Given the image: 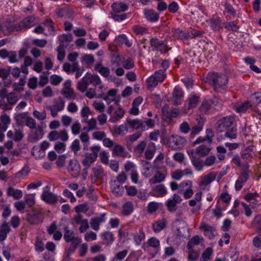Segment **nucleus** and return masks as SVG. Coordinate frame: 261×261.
<instances>
[{"mask_svg": "<svg viewBox=\"0 0 261 261\" xmlns=\"http://www.w3.org/2000/svg\"><path fill=\"white\" fill-rule=\"evenodd\" d=\"M166 77L164 70H158L153 75L148 77L146 80L148 88L149 89H154L159 83H162Z\"/></svg>", "mask_w": 261, "mask_h": 261, "instance_id": "obj_4", "label": "nucleus"}, {"mask_svg": "<svg viewBox=\"0 0 261 261\" xmlns=\"http://www.w3.org/2000/svg\"><path fill=\"white\" fill-rule=\"evenodd\" d=\"M162 112L164 121L169 123L172 121L173 118L176 117L179 114V110L176 108H173L171 111H169L167 108L164 107Z\"/></svg>", "mask_w": 261, "mask_h": 261, "instance_id": "obj_12", "label": "nucleus"}, {"mask_svg": "<svg viewBox=\"0 0 261 261\" xmlns=\"http://www.w3.org/2000/svg\"><path fill=\"white\" fill-rule=\"evenodd\" d=\"M106 214L103 213L100 217L92 218L90 220L91 227L94 230H98L99 228V224L105 221Z\"/></svg>", "mask_w": 261, "mask_h": 261, "instance_id": "obj_18", "label": "nucleus"}, {"mask_svg": "<svg viewBox=\"0 0 261 261\" xmlns=\"http://www.w3.org/2000/svg\"><path fill=\"white\" fill-rule=\"evenodd\" d=\"M94 69L106 78L110 79L111 77L109 68L103 66L101 63L97 64L95 66Z\"/></svg>", "mask_w": 261, "mask_h": 261, "instance_id": "obj_20", "label": "nucleus"}, {"mask_svg": "<svg viewBox=\"0 0 261 261\" xmlns=\"http://www.w3.org/2000/svg\"><path fill=\"white\" fill-rule=\"evenodd\" d=\"M144 14L145 18L151 22L156 21L159 19V14L152 9H145Z\"/></svg>", "mask_w": 261, "mask_h": 261, "instance_id": "obj_24", "label": "nucleus"}, {"mask_svg": "<svg viewBox=\"0 0 261 261\" xmlns=\"http://www.w3.org/2000/svg\"><path fill=\"white\" fill-rule=\"evenodd\" d=\"M176 204L177 203L171 200V199H169L166 203V206H167V210L170 212H174L176 211L177 209Z\"/></svg>", "mask_w": 261, "mask_h": 261, "instance_id": "obj_47", "label": "nucleus"}, {"mask_svg": "<svg viewBox=\"0 0 261 261\" xmlns=\"http://www.w3.org/2000/svg\"><path fill=\"white\" fill-rule=\"evenodd\" d=\"M81 239L80 238H77L72 241H70L71 246L69 247L66 253V258L67 259H70V255L71 253L74 252L76 249L79 245L81 243Z\"/></svg>", "mask_w": 261, "mask_h": 261, "instance_id": "obj_25", "label": "nucleus"}, {"mask_svg": "<svg viewBox=\"0 0 261 261\" xmlns=\"http://www.w3.org/2000/svg\"><path fill=\"white\" fill-rule=\"evenodd\" d=\"M27 113H22L17 114L15 116V119L18 125H21L23 123V120L26 119L27 117Z\"/></svg>", "mask_w": 261, "mask_h": 261, "instance_id": "obj_52", "label": "nucleus"}, {"mask_svg": "<svg viewBox=\"0 0 261 261\" xmlns=\"http://www.w3.org/2000/svg\"><path fill=\"white\" fill-rule=\"evenodd\" d=\"M94 61L95 60L93 56L91 54H85L82 57L81 59L82 63L85 62L87 65L93 64L94 62Z\"/></svg>", "mask_w": 261, "mask_h": 261, "instance_id": "obj_44", "label": "nucleus"}, {"mask_svg": "<svg viewBox=\"0 0 261 261\" xmlns=\"http://www.w3.org/2000/svg\"><path fill=\"white\" fill-rule=\"evenodd\" d=\"M183 97L184 92L181 89L178 87H175L172 92L171 102L175 106L179 105L183 100Z\"/></svg>", "mask_w": 261, "mask_h": 261, "instance_id": "obj_10", "label": "nucleus"}, {"mask_svg": "<svg viewBox=\"0 0 261 261\" xmlns=\"http://www.w3.org/2000/svg\"><path fill=\"white\" fill-rule=\"evenodd\" d=\"M251 107L252 105L250 103V102L249 101H247L246 102H244V103L241 104L240 106L236 108V109L238 112H244L245 111H247V109H248L249 108H251Z\"/></svg>", "mask_w": 261, "mask_h": 261, "instance_id": "obj_58", "label": "nucleus"}, {"mask_svg": "<svg viewBox=\"0 0 261 261\" xmlns=\"http://www.w3.org/2000/svg\"><path fill=\"white\" fill-rule=\"evenodd\" d=\"M199 101V96L193 95L188 98V108L191 109L196 107Z\"/></svg>", "mask_w": 261, "mask_h": 261, "instance_id": "obj_37", "label": "nucleus"}, {"mask_svg": "<svg viewBox=\"0 0 261 261\" xmlns=\"http://www.w3.org/2000/svg\"><path fill=\"white\" fill-rule=\"evenodd\" d=\"M81 145L80 140L78 139L74 140L70 146V149L74 152L75 154L81 149Z\"/></svg>", "mask_w": 261, "mask_h": 261, "instance_id": "obj_59", "label": "nucleus"}, {"mask_svg": "<svg viewBox=\"0 0 261 261\" xmlns=\"http://www.w3.org/2000/svg\"><path fill=\"white\" fill-rule=\"evenodd\" d=\"M233 121L234 118L231 116L226 117L222 118L218 121V130L220 132H222L230 128Z\"/></svg>", "mask_w": 261, "mask_h": 261, "instance_id": "obj_9", "label": "nucleus"}, {"mask_svg": "<svg viewBox=\"0 0 261 261\" xmlns=\"http://www.w3.org/2000/svg\"><path fill=\"white\" fill-rule=\"evenodd\" d=\"M213 253V249L211 247L207 248L202 254V259L201 261H208Z\"/></svg>", "mask_w": 261, "mask_h": 261, "instance_id": "obj_54", "label": "nucleus"}, {"mask_svg": "<svg viewBox=\"0 0 261 261\" xmlns=\"http://www.w3.org/2000/svg\"><path fill=\"white\" fill-rule=\"evenodd\" d=\"M186 139L178 135H172L169 138L170 146L175 150L181 149L186 144Z\"/></svg>", "mask_w": 261, "mask_h": 261, "instance_id": "obj_7", "label": "nucleus"}, {"mask_svg": "<svg viewBox=\"0 0 261 261\" xmlns=\"http://www.w3.org/2000/svg\"><path fill=\"white\" fill-rule=\"evenodd\" d=\"M7 195L12 196L15 199H20L22 196V193L20 190H15L12 187L7 189Z\"/></svg>", "mask_w": 261, "mask_h": 261, "instance_id": "obj_33", "label": "nucleus"}, {"mask_svg": "<svg viewBox=\"0 0 261 261\" xmlns=\"http://www.w3.org/2000/svg\"><path fill=\"white\" fill-rule=\"evenodd\" d=\"M90 84L95 87L99 86V88L100 89L103 87L101 84V81L98 75L87 72L82 79L77 82V89L81 92H84L87 90L88 86Z\"/></svg>", "mask_w": 261, "mask_h": 261, "instance_id": "obj_1", "label": "nucleus"}, {"mask_svg": "<svg viewBox=\"0 0 261 261\" xmlns=\"http://www.w3.org/2000/svg\"><path fill=\"white\" fill-rule=\"evenodd\" d=\"M112 8L114 13H120L127 10L128 9V6L124 3H115L112 4Z\"/></svg>", "mask_w": 261, "mask_h": 261, "instance_id": "obj_32", "label": "nucleus"}, {"mask_svg": "<svg viewBox=\"0 0 261 261\" xmlns=\"http://www.w3.org/2000/svg\"><path fill=\"white\" fill-rule=\"evenodd\" d=\"M92 151L91 153L86 152L85 154V159L82 161V164L88 168L91 166L96 160L98 156V153L100 149L99 146L95 145L90 148Z\"/></svg>", "mask_w": 261, "mask_h": 261, "instance_id": "obj_5", "label": "nucleus"}, {"mask_svg": "<svg viewBox=\"0 0 261 261\" xmlns=\"http://www.w3.org/2000/svg\"><path fill=\"white\" fill-rule=\"evenodd\" d=\"M166 227L165 220H161L156 221L152 225L153 231L155 232H159Z\"/></svg>", "mask_w": 261, "mask_h": 261, "instance_id": "obj_35", "label": "nucleus"}, {"mask_svg": "<svg viewBox=\"0 0 261 261\" xmlns=\"http://www.w3.org/2000/svg\"><path fill=\"white\" fill-rule=\"evenodd\" d=\"M126 123L130 127L134 129H141L143 130L147 129V128L145 127L144 122L141 119H132L128 117L126 120Z\"/></svg>", "mask_w": 261, "mask_h": 261, "instance_id": "obj_13", "label": "nucleus"}, {"mask_svg": "<svg viewBox=\"0 0 261 261\" xmlns=\"http://www.w3.org/2000/svg\"><path fill=\"white\" fill-rule=\"evenodd\" d=\"M165 179V176L160 172H158L157 174L154 175L149 179V183L151 185H154L158 182H161Z\"/></svg>", "mask_w": 261, "mask_h": 261, "instance_id": "obj_39", "label": "nucleus"}, {"mask_svg": "<svg viewBox=\"0 0 261 261\" xmlns=\"http://www.w3.org/2000/svg\"><path fill=\"white\" fill-rule=\"evenodd\" d=\"M249 168V165L246 163L240 169V173L235 183L236 191H240L242 188L244 184L248 180L250 172Z\"/></svg>", "mask_w": 261, "mask_h": 261, "instance_id": "obj_3", "label": "nucleus"}, {"mask_svg": "<svg viewBox=\"0 0 261 261\" xmlns=\"http://www.w3.org/2000/svg\"><path fill=\"white\" fill-rule=\"evenodd\" d=\"M123 214L126 216L130 215L133 211V206L131 202H126L123 206Z\"/></svg>", "mask_w": 261, "mask_h": 261, "instance_id": "obj_48", "label": "nucleus"}, {"mask_svg": "<svg viewBox=\"0 0 261 261\" xmlns=\"http://www.w3.org/2000/svg\"><path fill=\"white\" fill-rule=\"evenodd\" d=\"M211 26L215 31H218L221 28V21L219 17H213L210 19Z\"/></svg>", "mask_w": 261, "mask_h": 261, "instance_id": "obj_40", "label": "nucleus"}, {"mask_svg": "<svg viewBox=\"0 0 261 261\" xmlns=\"http://www.w3.org/2000/svg\"><path fill=\"white\" fill-rule=\"evenodd\" d=\"M181 34V38L187 39L189 38H194L196 37H199L202 36L203 32L199 31L193 30L191 32L189 33L187 35H185L182 32H180Z\"/></svg>", "mask_w": 261, "mask_h": 261, "instance_id": "obj_34", "label": "nucleus"}, {"mask_svg": "<svg viewBox=\"0 0 261 261\" xmlns=\"http://www.w3.org/2000/svg\"><path fill=\"white\" fill-rule=\"evenodd\" d=\"M159 207V203L156 202H150L147 206V211L149 213L152 214L155 212Z\"/></svg>", "mask_w": 261, "mask_h": 261, "instance_id": "obj_57", "label": "nucleus"}, {"mask_svg": "<svg viewBox=\"0 0 261 261\" xmlns=\"http://www.w3.org/2000/svg\"><path fill=\"white\" fill-rule=\"evenodd\" d=\"M101 237L103 243L107 245H111L114 241V236L112 232L109 231L102 233Z\"/></svg>", "mask_w": 261, "mask_h": 261, "instance_id": "obj_31", "label": "nucleus"}, {"mask_svg": "<svg viewBox=\"0 0 261 261\" xmlns=\"http://www.w3.org/2000/svg\"><path fill=\"white\" fill-rule=\"evenodd\" d=\"M178 226L175 231V233L178 237L185 238L189 232V228L187 223L181 220H177Z\"/></svg>", "mask_w": 261, "mask_h": 261, "instance_id": "obj_11", "label": "nucleus"}, {"mask_svg": "<svg viewBox=\"0 0 261 261\" xmlns=\"http://www.w3.org/2000/svg\"><path fill=\"white\" fill-rule=\"evenodd\" d=\"M88 127L87 128V131L89 132L94 129H97L96 127V120L95 118H92L90 119L88 122Z\"/></svg>", "mask_w": 261, "mask_h": 261, "instance_id": "obj_60", "label": "nucleus"}, {"mask_svg": "<svg viewBox=\"0 0 261 261\" xmlns=\"http://www.w3.org/2000/svg\"><path fill=\"white\" fill-rule=\"evenodd\" d=\"M60 42V45L58 46L60 48H66L68 45V43L72 40V36L71 34H62L58 37Z\"/></svg>", "mask_w": 261, "mask_h": 261, "instance_id": "obj_21", "label": "nucleus"}, {"mask_svg": "<svg viewBox=\"0 0 261 261\" xmlns=\"http://www.w3.org/2000/svg\"><path fill=\"white\" fill-rule=\"evenodd\" d=\"M211 148L206 147L205 145H201L196 148L195 151H194V154L197 153L200 156H204L208 154Z\"/></svg>", "mask_w": 261, "mask_h": 261, "instance_id": "obj_38", "label": "nucleus"}, {"mask_svg": "<svg viewBox=\"0 0 261 261\" xmlns=\"http://www.w3.org/2000/svg\"><path fill=\"white\" fill-rule=\"evenodd\" d=\"M200 229L204 232L205 236L209 239H211L214 237L213 231L215 230V229L212 226L206 224L204 222H202L200 224Z\"/></svg>", "mask_w": 261, "mask_h": 261, "instance_id": "obj_23", "label": "nucleus"}, {"mask_svg": "<svg viewBox=\"0 0 261 261\" xmlns=\"http://www.w3.org/2000/svg\"><path fill=\"white\" fill-rule=\"evenodd\" d=\"M252 224L256 230L261 228V215H258L254 218Z\"/></svg>", "mask_w": 261, "mask_h": 261, "instance_id": "obj_64", "label": "nucleus"}, {"mask_svg": "<svg viewBox=\"0 0 261 261\" xmlns=\"http://www.w3.org/2000/svg\"><path fill=\"white\" fill-rule=\"evenodd\" d=\"M7 99L9 105L13 106L18 101V96L15 92H11L8 94Z\"/></svg>", "mask_w": 261, "mask_h": 261, "instance_id": "obj_43", "label": "nucleus"}, {"mask_svg": "<svg viewBox=\"0 0 261 261\" xmlns=\"http://www.w3.org/2000/svg\"><path fill=\"white\" fill-rule=\"evenodd\" d=\"M65 102L61 98H58L55 100V103L52 107L60 111L64 109Z\"/></svg>", "mask_w": 261, "mask_h": 261, "instance_id": "obj_51", "label": "nucleus"}, {"mask_svg": "<svg viewBox=\"0 0 261 261\" xmlns=\"http://www.w3.org/2000/svg\"><path fill=\"white\" fill-rule=\"evenodd\" d=\"M190 158L192 165L195 169L198 171L202 170L204 165V162L199 157H196L194 154V150L191 151Z\"/></svg>", "mask_w": 261, "mask_h": 261, "instance_id": "obj_17", "label": "nucleus"}, {"mask_svg": "<svg viewBox=\"0 0 261 261\" xmlns=\"http://www.w3.org/2000/svg\"><path fill=\"white\" fill-rule=\"evenodd\" d=\"M252 151V148L250 146L244 149L242 153V157L244 160H248L252 158L251 152Z\"/></svg>", "mask_w": 261, "mask_h": 261, "instance_id": "obj_53", "label": "nucleus"}, {"mask_svg": "<svg viewBox=\"0 0 261 261\" xmlns=\"http://www.w3.org/2000/svg\"><path fill=\"white\" fill-rule=\"evenodd\" d=\"M225 28L228 31H238L239 27L237 25L234 21L227 22L224 23Z\"/></svg>", "mask_w": 261, "mask_h": 261, "instance_id": "obj_49", "label": "nucleus"}, {"mask_svg": "<svg viewBox=\"0 0 261 261\" xmlns=\"http://www.w3.org/2000/svg\"><path fill=\"white\" fill-rule=\"evenodd\" d=\"M42 199L45 202L53 204L57 201V197L52 192H44L41 195Z\"/></svg>", "mask_w": 261, "mask_h": 261, "instance_id": "obj_19", "label": "nucleus"}, {"mask_svg": "<svg viewBox=\"0 0 261 261\" xmlns=\"http://www.w3.org/2000/svg\"><path fill=\"white\" fill-rule=\"evenodd\" d=\"M25 125L31 129H34L36 127V123L35 119L31 117H27Z\"/></svg>", "mask_w": 261, "mask_h": 261, "instance_id": "obj_62", "label": "nucleus"}, {"mask_svg": "<svg viewBox=\"0 0 261 261\" xmlns=\"http://www.w3.org/2000/svg\"><path fill=\"white\" fill-rule=\"evenodd\" d=\"M217 174L214 172H211L205 175L200 177L201 181L199 183L200 187H205L214 181L216 177Z\"/></svg>", "mask_w": 261, "mask_h": 261, "instance_id": "obj_15", "label": "nucleus"}, {"mask_svg": "<svg viewBox=\"0 0 261 261\" xmlns=\"http://www.w3.org/2000/svg\"><path fill=\"white\" fill-rule=\"evenodd\" d=\"M150 45L152 47H154L156 50L160 51L163 53L167 51V46L166 44L162 41L159 40L157 38H152L150 41Z\"/></svg>", "mask_w": 261, "mask_h": 261, "instance_id": "obj_14", "label": "nucleus"}, {"mask_svg": "<svg viewBox=\"0 0 261 261\" xmlns=\"http://www.w3.org/2000/svg\"><path fill=\"white\" fill-rule=\"evenodd\" d=\"M124 111L121 108H118L113 115H111L109 121L112 123H115L120 120L124 115Z\"/></svg>", "mask_w": 261, "mask_h": 261, "instance_id": "obj_28", "label": "nucleus"}, {"mask_svg": "<svg viewBox=\"0 0 261 261\" xmlns=\"http://www.w3.org/2000/svg\"><path fill=\"white\" fill-rule=\"evenodd\" d=\"M77 238L74 236L73 231L69 230L67 226L65 227L64 239L66 242L69 243Z\"/></svg>", "mask_w": 261, "mask_h": 261, "instance_id": "obj_36", "label": "nucleus"}, {"mask_svg": "<svg viewBox=\"0 0 261 261\" xmlns=\"http://www.w3.org/2000/svg\"><path fill=\"white\" fill-rule=\"evenodd\" d=\"M124 150L125 149L122 146L115 144L112 148V155L113 156H118L125 157L126 153Z\"/></svg>", "mask_w": 261, "mask_h": 261, "instance_id": "obj_26", "label": "nucleus"}, {"mask_svg": "<svg viewBox=\"0 0 261 261\" xmlns=\"http://www.w3.org/2000/svg\"><path fill=\"white\" fill-rule=\"evenodd\" d=\"M122 66L125 69L127 70L133 68L135 66V64L132 58L128 57L124 60V61L122 62Z\"/></svg>", "mask_w": 261, "mask_h": 261, "instance_id": "obj_45", "label": "nucleus"}, {"mask_svg": "<svg viewBox=\"0 0 261 261\" xmlns=\"http://www.w3.org/2000/svg\"><path fill=\"white\" fill-rule=\"evenodd\" d=\"M139 234L134 236V240L137 245H139L141 242L145 239V234L143 231V229H139Z\"/></svg>", "mask_w": 261, "mask_h": 261, "instance_id": "obj_56", "label": "nucleus"}, {"mask_svg": "<svg viewBox=\"0 0 261 261\" xmlns=\"http://www.w3.org/2000/svg\"><path fill=\"white\" fill-rule=\"evenodd\" d=\"M156 146L154 143H149L144 152L145 158L147 160H151L153 158L154 153L156 151Z\"/></svg>", "mask_w": 261, "mask_h": 261, "instance_id": "obj_22", "label": "nucleus"}, {"mask_svg": "<svg viewBox=\"0 0 261 261\" xmlns=\"http://www.w3.org/2000/svg\"><path fill=\"white\" fill-rule=\"evenodd\" d=\"M125 188L126 190V193L128 195L134 196L137 194V190L134 186H125Z\"/></svg>", "mask_w": 261, "mask_h": 261, "instance_id": "obj_63", "label": "nucleus"}, {"mask_svg": "<svg viewBox=\"0 0 261 261\" xmlns=\"http://www.w3.org/2000/svg\"><path fill=\"white\" fill-rule=\"evenodd\" d=\"M153 191L158 194H154L155 197H163L167 193V191L165 186L163 184L159 185L154 187Z\"/></svg>", "mask_w": 261, "mask_h": 261, "instance_id": "obj_30", "label": "nucleus"}, {"mask_svg": "<svg viewBox=\"0 0 261 261\" xmlns=\"http://www.w3.org/2000/svg\"><path fill=\"white\" fill-rule=\"evenodd\" d=\"M71 129L73 135H77L80 134L81 130V125L78 121L74 122L71 127Z\"/></svg>", "mask_w": 261, "mask_h": 261, "instance_id": "obj_50", "label": "nucleus"}, {"mask_svg": "<svg viewBox=\"0 0 261 261\" xmlns=\"http://www.w3.org/2000/svg\"><path fill=\"white\" fill-rule=\"evenodd\" d=\"M251 97L253 104L257 105L261 102V92H255Z\"/></svg>", "mask_w": 261, "mask_h": 261, "instance_id": "obj_61", "label": "nucleus"}, {"mask_svg": "<svg viewBox=\"0 0 261 261\" xmlns=\"http://www.w3.org/2000/svg\"><path fill=\"white\" fill-rule=\"evenodd\" d=\"M92 171L95 180L100 178L103 173V170L101 166H97L93 168Z\"/></svg>", "mask_w": 261, "mask_h": 261, "instance_id": "obj_46", "label": "nucleus"}, {"mask_svg": "<svg viewBox=\"0 0 261 261\" xmlns=\"http://www.w3.org/2000/svg\"><path fill=\"white\" fill-rule=\"evenodd\" d=\"M206 79L207 82L214 86L215 91H218V87L225 86L228 82V77L226 75L215 72L208 74Z\"/></svg>", "mask_w": 261, "mask_h": 261, "instance_id": "obj_2", "label": "nucleus"}, {"mask_svg": "<svg viewBox=\"0 0 261 261\" xmlns=\"http://www.w3.org/2000/svg\"><path fill=\"white\" fill-rule=\"evenodd\" d=\"M226 130L225 137L230 139H236L237 138V128L235 126H232Z\"/></svg>", "mask_w": 261, "mask_h": 261, "instance_id": "obj_42", "label": "nucleus"}, {"mask_svg": "<svg viewBox=\"0 0 261 261\" xmlns=\"http://www.w3.org/2000/svg\"><path fill=\"white\" fill-rule=\"evenodd\" d=\"M43 218V215L40 211L33 210L27 214L26 219L30 224L34 225L42 222Z\"/></svg>", "mask_w": 261, "mask_h": 261, "instance_id": "obj_6", "label": "nucleus"}, {"mask_svg": "<svg viewBox=\"0 0 261 261\" xmlns=\"http://www.w3.org/2000/svg\"><path fill=\"white\" fill-rule=\"evenodd\" d=\"M80 165L77 160H70L68 165V169L69 171L72 172L74 174H77L80 172Z\"/></svg>", "mask_w": 261, "mask_h": 261, "instance_id": "obj_29", "label": "nucleus"}, {"mask_svg": "<svg viewBox=\"0 0 261 261\" xmlns=\"http://www.w3.org/2000/svg\"><path fill=\"white\" fill-rule=\"evenodd\" d=\"M34 17L33 16H30L24 19L23 21L18 25L14 26V30L18 31L22 30L23 28L28 29L31 27V23L34 21Z\"/></svg>", "mask_w": 261, "mask_h": 261, "instance_id": "obj_16", "label": "nucleus"}, {"mask_svg": "<svg viewBox=\"0 0 261 261\" xmlns=\"http://www.w3.org/2000/svg\"><path fill=\"white\" fill-rule=\"evenodd\" d=\"M147 143L145 141H142L140 142L139 144H138L134 148V152L139 154L141 155L145 150V149L146 147Z\"/></svg>", "mask_w": 261, "mask_h": 261, "instance_id": "obj_41", "label": "nucleus"}, {"mask_svg": "<svg viewBox=\"0 0 261 261\" xmlns=\"http://www.w3.org/2000/svg\"><path fill=\"white\" fill-rule=\"evenodd\" d=\"M68 135L65 129H63L60 132L56 130L51 131L48 135V139L50 141H54L59 139H60L63 141H66L68 140Z\"/></svg>", "mask_w": 261, "mask_h": 261, "instance_id": "obj_8", "label": "nucleus"}, {"mask_svg": "<svg viewBox=\"0 0 261 261\" xmlns=\"http://www.w3.org/2000/svg\"><path fill=\"white\" fill-rule=\"evenodd\" d=\"M10 231V228L8 223L4 221L1 226H0V241H4L6 239L7 233Z\"/></svg>", "mask_w": 261, "mask_h": 261, "instance_id": "obj_27", "label": "nucleus"}, {"mask_svg": "<svg viewBox=\"0 0 261 261\" xmlns=\"http://www.w3.org/2000/svg\"><path fill=\"white\" fill-rule=\"evenodd\" d=\"M211 107V103L210 100H204L200 107V111L202 112L206 113L209 110Z\"/></svg>", "mask_w": 261, "mask_h": 261, "instance_id": "obj_55", "label": "nucleus"}]
</instances>
